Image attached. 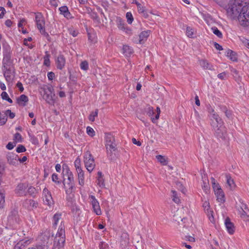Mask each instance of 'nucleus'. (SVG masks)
I'll return each mask as SVG.
<instances>
[{"instance_id": "1", "label": "nucleus", "mask_w": 249, "mask_h": 249, "mask_svg": "<svg viewBox=\"0 0 249 249\" xmlns=\"http://www.w3.org/2000/svg\"><path fill=\"white\" fill-rule=\"evenodd\" d=\"M227 14L231 18H237L242 25H249V3L244 2V0L230 1Z\"/></svg>"}, {"instance_id": "2", "label": "nucleus", "mask_w": 249, "mask_h": 249, "mask_svg": "<svg viewBox=\"0 0 249 249\" xmlns=\"http://www.w3.org/2000/svg\"><path fill=\"white\" fill-rule=\"evenodd\" d=\"M209 117L211 120V125L217 137L222 138L224 136L226 133V128L219 115L212 109V112L210 113Z\"/></svg>"}, {"instance_id": "3", "label": "nucleus", "mask_w": 249, "mask_h": 249, "mask_svg": "<svg viewBox=\"0 0 249 249\" xmlns=\"http://www.w3.org/2000/svg\"><path fill=\"white\" fill-rule=\"evenodd\" d=\"M62 174L64 177H66L68 180L67 182L66 192L67 194H71L74 189V178L72 172L66 164L62 165Z\"/></svg>"}, {"instance_id": "4", "label": "nucleus", "mask_w": 249, "mask_h": 249, "mask_svg": "<svg viewBox=\"0 0 249 249\" xmlns=\"http://www.w3.org/2000/svg\"><path fill=\"white\" fill-rule=\"evenodd\" d=\"M40 93L43 99L50 104H53L55 101L54 89L52 86L44 85L40 88Z\"/></svg>"}, {"instance_id": "5", "label": "nucleus", "mask_w": 249, "mask_h": 249, "mask_svg": "<svg viewBox=\"0 0 249 249\" xmlns=\"http://www.w3.org/2000/svg\"><path fill=\"white\" fill-rule=\"evenodd\" d=\"M35 21L37 28L39 31L40 33L45 36H48V34L45 31V21L44 18L41 13L37 12L35 13Z\"/></svg>"}, {"instance_id": "6", "label": "nucleus", "mask_w": 249, "mask_h": 249, "mask_svg": "<svg viewBox=\"0 0 249 249\" xmlns=\"http://www.w3.org/2000/svg\"><path fill=\"white\" fill-rule=\"evenodd\" d=\"M84 162L87 170L91 173L95 167V163L93 157L89 151L84 153Z\"/></svg>"}, {"instance_id": "7", "label": "nucleus", "mask_w": 249, "mask_h": 249, "mask_svg": "<svg viewBox=\"0 0 249 249\" xmlns=\"http://www.w3.org/2000/svg\"><path fill=\"white\" fill-rule=\"evenodd\" d=\"M105 142L107 153L108 155H110L111 156L116 149L115 139L110 134H106L105 136Z\"/></svg>"}, {"instance_id": "8", "label": "nucleus", "mask_w": 249, "mask_h": 249, "mask_svg": "<svg viewBox=\"0 0 249 249\" xmlns=\"http://www.w3.org/2000/svg\"><path fill=\"white\" fill-rule=\"evenodd\" d=\"M65 241V232L64 222L62 221L54 238V243L62 246Z\"/></svg>"}, {"instance_id": "9", "label": "nucleus", "mask_w": 249, "mask_h": 249, "mask_svg": "<svg viewBox=\"0 0 249 249\" xmlns=\"http://www.w3.org/2000/svg\"><path fill=\"white\" fill-rule=\"evenodd\" d=\"M5 65L6 66L4 67L3 65L2 67L3 75L8 86H11L14 78V72L13 68L8 65V63L5 64Z\"/></svg>"}, {"instance_id": "10", "label": "nucleus", "mask_w": 249, "mask_h": 249, "mask_svg": "<svg viewBox=\"0 0 249 249\" xmlns=\"http://www.w3.org/2000/svg\"><path fill=\"white\" fill-rule=\"evenodd\" d=\"M89 199L90 200V203L92 206L93 211L95 213L96 215H100L102 214V211L100 208L99 201L93 195L89 196Z\"/></svg>"}, {"instance_id": "11", "label": "nucleus", "mask_w": 249, "mask_h": 249, "mask_svg": "<svg viewBox=\"0 0 249 249\" xmlns=\"http://www.w3.org/2000/svg\"><path fill=\"white\" fill-rule=\"evenodd\" d=\"M43 201L45 204L47 205L50 208L53 206L54 202L50 192L45 188L43 190Z\"/></svg>"}, {"instance_id": "12", "label": "nucleus", "mask_w": 249, "mask_h": 249, "mask_svg": "<svg viewBox=\"0 0 249 249\" xmlns=\"http://www.w3.org/2000/svg\"><path fill=\"white\" fill-rule=\"evenodd\" d=\"M213 190L216 197L217 200L220 203H224L225 201V194L220 185L214 187Z\"/></svg>"}, {"instance_id": "13", "label": "nucleus", "mask_w": 249, "mask_h": 249, "mask_svg": "<svg viewBox=\"0 0 249 249\" xmlns=\"http://www.w3.org/2000/svg\"><path fill=\"white\" fill-rule=\"evenodd\" d=\"M28 185L26 183H20L16 187L15 192L18 196H24L26 195V189Z\"/></svg>"}, {"instance_id": "14", "label": "nucleus", "mask_w": 249, "mask_h": 249, "mask_svg": "<svg viewBox=\"0 0 249 249\" xmlns=\"http://www.w3.org/2000/svg\"><path fill=\"white\" fill-rule=\"evenodd\" d=\"M11 48L8 45L3 46V58L2 65L6 66L5 64L9 63L11 58Z\"/></svg>"}, {"instance_id": "15", "label": "nucleus", "mask_w": 249, "mask_h": 249, "mask_svg": "<svg viewBox=\"0 0 249 249\" xmlns=\"http://www.w3.org/2000/svg\"><path fill=\"white\" fill-rule=\"evenodd\" d=\"M202 206L210 220L213 222L214 217L213 215V212L210 208V203L208 201H205L203 203Z\"/></svg>"}, {"instance_id": "16", "label": "nucleus", "mask_w": 249, "mask_h": 249, "mask_svg": "<svg viewBox=\"0 0 249 249\" xmlns=\"http://www.w3.org/2000/svg\"><path fill=\"white\" fill-rule=\"evenodd\" d=\"M23 206L26 209L29 210H32L36 208L38 203L36 201L32 199H26L23 202Z\"/></svg>"}, {"instance_id": "17", "label": "nucleus", "mask_w": 249, "mask_h": 249, "mask_svg": "<svg viewBox=\"0 0 249 249\" xmlns=\"http://www.w3.org/2000/svg\"><path fill=\"white\" fill-rule=\"evenodd\" d=\"M150 33L151 32L150 30L142 31L139 35V40L138 42L136 40H134V41L136 43L142 44L147 40Z\"/></svg>"}, {"instance_id": "18", "label": "nucleus", "mask_w": 249, "mask_h": 249, "mask_svg": "<svg viewBox=\"0 0 249 249\" xmlns=\"http://www.w3.org/2000/svg\"><path fill=\"white\" fill-rule=\"evenodd\" d=\"M55 63L58 69L62 70L66 64L65 57L62 54H59L56 59Z\"/></svg>"}, {"instance_id": "19", "label": "nucleus", "mask_w": 249, "mask_h": 249, "mask_svg": "<svg viewBox=\"0 0 249 249\" xmlns=\"http://www.w3.org/2000/svg\"><path fill=\"white\" fill-rule=\"evenodd\" d=\"M8 162L13 165H16L18 161V155L13 153H8L7 155Z\"/></svg>"}, {"instance_id": "20", "label": "nucleus", "mask_w": 249, "mask_h": 249, "mask_svg": "<svg viewBox=\"0 0 249 249\" xmlns=\"http://www.w3.org/2000/svg\"><path fill=\"white\" fill-rule=\"evenodd\" d=\"M225 225L228 232L232 234L235 231V228L233 224L230 221L229 218H227L225 221Z\"/></svg>"}, {"instance_id": "21", "label": "nucleus", "mask_w": 249, "mask_h": 249, "mask_svg": "<svg viewBox=\"0 0 249 249\" xmlns=\"http://www.w3.org/2000/svg\"><path fill=\"white\" fill-rule=\"evenodd\" d=\"M199 64L203 69L214 71V66L206 60L203 59L200 60Z\"/></svg>"}, {"instance_id": "22", "label": "nucleus", "mask_w": 249, "mask_h": 249, "mask_svg": "<svg viewBox=\"0 0 249 249\" xmlns=\"http://www.w3.org/2000/svg\"><path fill=\"white\" fill-rule=\"evenodd\" d=\"M28 100V97L24 94H22L17 99V103L22 107L25 106L27 105Z\"/></svg>"}, {"instance_id": "23", "label": "nucleus", "mask_w": 249, "mask_h": 249, "mask_svg": "<svg viewBox=\"0 0 249 249\" xmlns=\"http://www.w3.org/2000/svg\"><path fill=\"white\" fill-rule=\"evenodd\" d=\"M30 243L29 240H21L16 244L14 249H23Z\"/></svg>"}, {"instance_id": "24", "label": "nucleus", "mask_w": 249, "mask_h": 249, "mask_svg": "<svg viewBox=\"0 0 249 249\" xmlns=\"http://www.w3.org/2000/svg\"><path fill=\"white\" fill-rule=\"evenodd\" d=\"M133 53V49L127 45L123 46L122 48V53L126 57H129Z\"/></svg>"}, {"instance_id": "25", "label": "nucleus", "mask_w": 249, "mask_h": 249, "mask_svg": "<svg viewBox=\"0 0 249 249\" xmlns=\"http://www.w3.org/2000/svg\"><path fill=\"white\" fill-rule=\"evenodd\" d=\"M59 10L60 12V14L63 15L64 17L67 18H70L71 17V14L69 11L68 8L67 6H64L60 7Z\"/></svg>"}, {"instance_id": "26", "label": "nucleus", "mask_w": 249, "mask_h": 249, "mask_svg": "<svg viewBox=\"0 0 249 249\" xmlns=\"http://www.w3.org/2000/svg\"><path fill=\"white\" fill-rule=\"evenodd\" d=\"M225 177L226 178V183L230 189H233L235 188L236 185L231 175L227 174L225 175Z\"/></svg>"}, {"instance_id": "27", "label": "nucleus", "mask_w": 249, "mask_h": 249, "mask_svg": "<svg viewBox=\"0 0 249 249\" xmlns=\"http://www.w3.org/2000/svg\"><path fill=\"white\" fill-rule=\"evenodd\" d=\"M226 55L233 61H236L237 59L235 53L231 50H228L226 52Z\"/></svg>"}, {"instance_id": "28", "label": "nucleus", "mask_w": 249, "mask_h": 249, "mask_svg": "<svg viewBox=\"0 0 249 249\" xmlns=\"http://www.w3.org/2000/svg\"><path fill=\"white\" fill-rule=\"evenodd\" d=\"M62 213H56L53 216V225L56 226L58 224V222L61 218Z\"/></svg>"}, {"instance_id": "29", "label": "nucleus", "mask_w": 249, "mask_h": 249, "mask_svg": "<svg viewBox=\"0 0 249 249\" xmlns=\"http://www.w3.org/2000/svg\"><path fill=\"white\" fill-rule=\"evenodd\" d=\"M186 34L188 37L193 38L195 36V29L190 27H187Z\"/></svg>"}, {"instance_id": "30", "label": "nucleus", "mask_w": 249, "mask_h": 249, "mask_svg": "<svg viewBox=\"0 0 249 249\" xmlns=\"http://www.w3.org/2000/svg\"><path fill=\"white\" fill-rule=\"evenodd\" d=\"M79 184L82 186L84 185L85 175L84 172L77 174Z\"/></svg>"}, {"instance_id": "31", "label": "nucleus", "mask_w": 249, "mask_h": 249, "mask_svg": "<svg viewBox=\"0 0 249 249\" xmlns=\"http://www.w3.org/2000/svg\"><path fill=\"white\" fill-rule=\"evenodd\" d=\"M171 192L172 193V197L173 201L175 202L176 203H179L180 200L177 192L175 190H172Z\"/></svg>"}, {"instance_id": "32", "label": "nucleus", "mask_w": 249, "mask_h": 249, "mask_svg": "<svg viewBox=\"0 0 249 249\" xmlns=\"http://www.w3.org/2000/svg\"><path fill=\"white\" fill-rule=\"evenodd\" d=\"M43 236H44L43 238L44 242H46L47 243H48V240L50 237L53 238V235H52V233L50 231H45V232L43 233Z\"/></svg>"}, {"instance_id": "33", "label": "nucleus", "mask_w": 249, "mask_h": 249, "mask_svg": "<svg viewBox=\"0 0 249 249\" xmlns=\"http://www.w3.org/2000/svg\"><path fill=\"white\" fill-rule=\"evenodd\" d=\"M117 25L118 28L121 30L124 29V27L126 26L124 21L121 18L117 19Z\"/></svg>"}, {"instance_id": "34", "label": "nucleus", "mask_w": 249, "mask_h": 249, "mask_svg": "<svg viewBox=\"0 0 249 249\" xmlns=\"http://www.w3.org/2000/svg\"><path fill=\"white\" fill-rule=\"evenodd\" d=\"M7 121L6 115L4 112L3 113L0 112V125L4 124Z\"/></svg>"}, {"instance_id": "35", "label": "nucleus", "mask_w": 249, "mask_h": 249, "mask_svg": "<svg viewBox=\"0 0 249 249\" xmlns=\"http://www.w3.org/2000/svg\"><path fill=\"white\" fill-rule=\"evenodd\" d=\"M202 187L203 190L207 193L209 191V186L208 179H205L203 180V184Z\"/></svg>"}, {"instance_id": "36", "label": "nucleus", "mask_w": 249, "mask_h": 249, "mask_svg": "<svg viewBox=\"0 0 249 249\" xmlns=\"http://www.w3.org/2000/svg\"><path fill=\"white\" fill-rule=\"evenodd\" d=\"M27 189V192L30 195L32 196H35L36 194L37 191L35 187L33 186H30L28 187Z\"/></svg>"}, {"instance_id": "37", "label": "nucleus", "mask_w": 249, "mask_h": 249, "mask_svg": "<svg viewBox=\"0 0 249 249\" xmlns=\"http://www.w3.org/2000/svg\"><path fill=\"white\" fill-rule=\"evenodd\" d=\"M98 113V109H96L95 111H92L90 113L89 116V119L91 122H93L95 120V118L97 116Z\"/></svg>"}, {"instance_id": "38", "label": "nucleus", "mask_w": 249, "mask_h": 249, "mask_svg": "<svg viewBox=\"0 0 249 249\" xmlns=\"http://www.w3.org/2000/svg\"><path fill=\"white\" fill-rule=\"evenodd\" d=\"M156 112H157V114H156L155 118L152 117V122L154 124L157 123V121L159 119V117H160V108L159 107H157Z\"/></svg>"}, {"instance_id": "39", "label": "nucleus", "mask_w": 249, "mask_h": 249, "mask_svg": "<svg viewBox=\"0 0 249 249\" xmlns=\"http://www.w3.org/2000/svg\"><path fill=\"white\" fill-rule=\"evenodd\" d=\"M5 195L3 193H0V209L3 208L5 205Z\"/></svg>"}, {"instance_id": "40", "label": "nucleus", "mask_w": 249, "mask_h": 249, "mask_svg": "<svg viewBox=\"0 0 249 249\" xmlns=\"http://www.w3.org/2000/svg\"><path fill=\"white\" fill-rule=\"evenodd\" d=\"M211 30L213 32V33L217 36L218 37H222V33L217 29L216 27H213L211 28Z\"/></svg>"}, {"instance_id": "41", "label": "nucleus", "mask_w": 249, "mask_h": 249, "mask_svg": "<svg viewBox=\"0 0 249 249\" xmlns=\"http://www.w3.org/2000/svg\"><path fill=\"white\" fill-rule=\"evenodd\" d=\"M146 112L148 115L149 117H151L152 119V117H153V115L155 114V111L154 110V108L152 107H148L146 108Z\"/></svg>"}, {"instance_id": "42", "label": "nucleus", "mask_w": 249, "mask_h": 249, "mask_svg": "<svg viewBox=\"0 0 249 249\" xmlns=\"http://www.w3.org/2000/svg\"><path fill=\"white\" fill-rule=\"evenodd\" d=\"M156 159L162 165H166L167 163V160L163 156L158 155L156 156Z\"/></svg>"}, {"instance_id": "43", "label": "nucleus", "mask_w": 249, "mask_h": 249, "mask_svg": "<svg viewBox=\"0 0 249 249\" xmlns=\"http://www.w3.org/2000/svg\"><path fill=\"white\" fill-rule=\"evenodd\" d=\"M74 166L75 170L82 168L81 160L79 157L76 158L74 161Z\"/></svg>"}, {"instance_id": "44", "label": "nucleus", "mask_w": 249, "mask_h": 249, "mask_svg": "<svg viewBox=\"0 0 249 249\" xmlns=\"http://www.w3.org/2000/svg\"><path fill=\"white\" fill-rule=\"evenodd\" d=\"M80 67L81 69L84 71H87L89 68V64L87 61H82L80 64Z\"/></svg>"}, {"instance_id": "45", "label": "nucleus", "mask_w": 249, "mask_h": 249, "mask_svg": "<svg viewBox=\"0 0 249 249\" xmlns=\"http://www.w3.org/2000/svg\"><path fill=\"white\" fill-rule=\"evenodd\" d=\"M126 19H127V22L128 24H131L133 20H134V18H133V16L132 15V14L130 13V12H127L126 14Z\"/></svg>"}, {"instance_id": "46", "label": "nucleus", "mask_w": 249, "mask_h": 249, "mask_svg": "<svg viewBox=\"0 0 249 249\" xmlns=\"http://www.w3.org/2000/svg\"><path fill=\"white\" fill-rule=\"evenodd\" d=\"M87 133L90 137H93L95 135L94 130L90 126H88L87 127Z\"/></svg>"}, {"instance_id": "47", "label": "nucleus", "mask_w": 249, "mask_h": 249, "mask_svg": "<svg viewBox=\"0 0 249 249\" xmlns=\"http://www.w3.org/2000/svg\"><path fill=\"white\" fill-rule=\"evenodd\" d=\"M97 184L101 188H103L105 186L103 178H97Z\"/></svg>"}, {"instance_id": "48", "label": "nucleus", "mask_w": 249, "mask_h": 249, "mask_svg": "<svg viewBox=\"0 0 249 249\" xmlns=\"http://www.w3.org/2000/svg\"><path fill=\"white\" fill-rule=\"evenodd\" d=\"M52 181L53 182H54V183H55L56 184H59L60 183V181L59 180L58 176L55 173H53L52 175Z\"/></svg>"}, {"instance_id": "49", "label": "nucleus", "mask_w": 249, "mask_h": 249, "mask_svg": "<svg viewBox=\"0 0 249 249\" xmlns=\"http://www.w3.org/2000/svg\"><path fill=\"white\" fill-rule=\"evenodd\" d=\"M228 76V73L226 71H224L217 75V77L221 80H225L227 78Z\"/></svg>"}, {"instance_id": "50", "label": "nucleus", "mask_w": 249, "mask_h": 249, "mask_svg": "<svg viewBox=\"0 0 249 249\" xmlns=\"http://www.w3.org/2000/svg\"><path fill=\"white\" fill-rule=\"evenodd\" d=\"M27 249H45V246L40 244L33 245Z\"/></svg>"}, {"instance_id": "51", "label": "nucleus", "mask_w": 249, "mask_h": 249, "mask_svg": "<svg viewBox=\"0 0 249 249\" xmlns=\"http://www.w3.org/2000/svg\"><path fill=\"white\" fill-rule=\"evenodd\" d=\"M5 113L7 116H9L11 119H13L15 117V114L12 112L11 110L7 109L5 112Z\"/></svg>"}, {"instance_id": "52", "label": "nucleus", "mask_w": 249, "mask_h": 249, "mask_svg": "<svg viewBox=\"0 0 249 249\" xmlns=\"http://www.w3.org/2000/svg\"><path fill=\"white\" fill-rule=\"evenodd\" d=\"M14 140L16 142H21L22 141L21 135L18 133H16L14 135Z\"/></svg>"}, {"instance_id": "53", "label": "nucleus", "mask_w": 249, "mask_h": 249, "mask_svg": "<svg viewBox=\"0 0 249 249\" xmlns=\"http://www.w3.org/2000/svg\"><path fill=\"white\" fill-rule=\"evenodd\" d=\"M26 151L25 147L22 145H19L16 149V151L18 153H22Z\"/></svg>"}, {"instance_id": "54", "label": "nucleus", "mask_w": 249, "mask_h": 249, "mask_svg": "<svg viewBox=\"0 0 249 249\" xmlns=\"http://www.w3.org/2000/svg\"><path fill=\"white\" fill-rule=\"evenodd\" d=\"M211 180L213 188L217 187V186L220 185L216 181L214 178L212 177L211 178Z\"/></svg>"}, {"instance_id": "55", "label": "nucleus", "mask_w": 249, "mask_h": 249, "mask_svg": "<svg viewBox=\"0 0 249 249\" xmlns=\"http://www.w3.org/2000/svg\"><path fill=\"white\" fill-rule=\"evenodd\" d=\"M69 33L73 37H75L77 36L78 32L77 31L73 29H70Z\"/></svg>"}, {"instance_id": "56", "label": "nucleus", "mask_w": 249, "mask_h": 249, "mask_svg": "<svg viewBox=\"0 0 249 249\" xmlns=\"http://www.w3.org/2000/svg\"><path fill=\"white\" fill-rule=\"evenodd\" d=\"M29 136L30 137V141L32 143H33L34 144H36L38 143V141H37V139L34 136H33V135H32V136L29 135Z\"/></svg>"}, {"instance_id": "57", "label": "nucleus", "mask_w": 249, "mask_h": 249, "mask_svg": "<svg viewBox=\"0 0 249 249\" xmlns=\"http://www.w3.org/2000/svg\"><path fill=\"white\" fill-rule=\"evenodd\" d=\"M122 31L124 32L126 34L131 35L132 31L130 28H128L126 26L124 27V29H123Z\"/></svg>"}, {"instance_id": "58", "label": "nucleus", "mask_w": 249, "mask_h": 249, "mask_svg": "<svg viewBox=\"0 0 249 249\" xmlns=\"http://www.w3.org/2000/svg\"><path fill=\"white\" fill-rule=\"evenodd\" d=\"M135 3L137 5L138 11L140 13H143L144 12V9L141 6V4L135 0Z\"/></svg>"}, {"instance_id": "59", "label": "nucleus", "mask_w": 249, "mask_h": 249, "mask_svg": "<svg viewBox=\"0 0 249 249\" xmlns=\"http://www.w3.org/2000/svg\"><path fill=\"white\" fill-rule=\"evenodd\" d=\"M47 76L50 80H52L54 77V73L53 72H49L47 74Z\"/></svg>"}, {"instance_id": "60", "label": "nucleus", "mask_w": 249, "mask_h": 249, "mask_svg": "<svg viewBox=\"0 0 249 249\" xmlns=\"http://www.w3.org/2000/svg\"><path fill=\"white\" fill-rule=\"evenodd\" d=\"M15 144L10 142L7 144L6 148L9 150H11L15 146Z\"/></svg>"}, {"instance_id": "61", "label": "nucleus", "mask_w": 249, "mask_h": 249, "mask_svg": "<svg viewBox=\"0 0 249 249\" xmlns=\"http://www.w3.org/2000/svg\"><path fill=\"white\" fill-rule=\"evenodd\" d=\"M1 98L3 100H6L7 98L9 97V96L7 93L5 91H3L1 94Z\"/></svg>"}, {"instance_id": "62", "label": "nucleus", "mask_w": 249, "mask_h": 249, "mask_svg": "<svg viewBox=\"0 0 249 249\" xmlns=\"http://www.w3.org/2000/svg\"><path fill=\"white\" fill-rule=\"evenodd\" d=\"M100 249H107V246L106 243L101 242L99 245Z\"/></svg>"}, {"instance_id": "63", "label": "nucleus", "mask_w": 249, "mask_h": 249, "mask_svg": "<svg viewBox=\"0 0 249 249\" xmlns=\"http://www.w3.org/2000/svg\"><path fill=\"white\" fill-rule=\"evenodd\" d=\"M214 46L217 50L221 51L223 50L222 47L216 42L214 43Z\"/></svg>"}, {"instance_id": "64", "label": "nucleus", "mask_w": 249, "mask_h": 249, "mask_svg": "<svg viewBox=\"0 0 249 249\" xmlns=\"http://www.w3.org/2000/svg\"><path fill=\"white\" fill-rule=\"evenodd\" d=\"M17 87L19 89V90L22 92L24 90V88L23 87L22 84L21 82H18L17 84Z\"/></svg>"}]
</instances>
